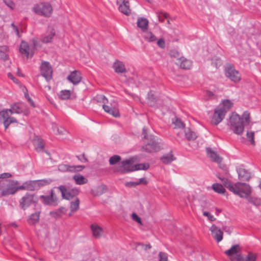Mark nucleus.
<instances>
[{
	"mask_svg": "<svg viewBox=\"0 0 261 261\" xmlns=\"http://www.w3.org/2000/svg\"><path fill=\"white\" fill-rule=\"evenodd\" d=\"M21 105L19 102H15L11 105L10 109H3L0 111V122H3L5 130L8 128L10 124L18 123L17 119L13 117H11L10 114L22 113L25 115L29 114V111H23Z\"/></svg>",
	"mask_w": 261,
	"mask_h": 261,
	"instance_id": "f257e3e1",
	"label": "nucleus"
},
{
	"mask_svg": "<svg viewBox=\"0 0 261 261\" xmlns=\"http://www.w3.org/2000/svg\"><path fill=\"white\" fill-rule=\"evenodd\" d=\"M228 125L230 126V129L237 135H241L244 130V121L242 120L239 115L232 113L229 116Z\"/></svg>",
	"mask_w": 261,
	"mask_h": 261,
	"instance_id": "f03ea898",
	"label": "nucleus"
},
{
	"mask_svg": "<svg viewBox=\"0 0 261 261\" xmlns=\"http://www.w3.org/2000/svg\"><path fill=\"white\" fill-rule=\"evenodd\" d=\"M243 186L238 195L241 198L246 199L249 203L254 205L256 206L260 205L261 204L260 199L250 196L251 193V189L249 185L245 183Z\"/></svg>",
	"mask_w": 261,
	"mask_h": 261,
	"instance_id": "7ed1b4c3",
	"label": "nucleus"
},
{
	"mask_svg": "<svg viewBox=\"0 0 261 261\" xmlns=\"http://www.w3.org/2000/svg\"><path fill=\"white\" fill-rule=\"evenodd\" d=\"M217 177L222 182L225 187L227 188L230 191L237 195L243 187V185L245 184V183L244 182H237L234 185H232L230 180L222 176L220 173H218Z\"/></svg>",
	"mask_w": 261,
	"mask_h": 261,
	"instance_id": "20e7f679",
	"label": "nucleus"
},
{
	"mask_svg": "<svg viewBox=\"0 0 261 261\" xmlns=\"http://www.w3.org/2000/svg\"><path fill=\"white\" fill-rule=\"evenodd\" d=\"M147 142L142 146V149L146 152L152 153L160 150L161 146L159 139L155 136L150 135L147 140Z\"/></svg>",
	"mask_w": 261,
	"mask_h": 261,
	"instance_id": "39448f33",
	"label": "nucleus"
},
{
	"mask_svg": "<svg viewBox=\"0 0 261 261\" xmlns=\"http://www.w3.org/2000/svg\"><path fill=\"white\" fill-rule=\"evenodd\" d=\"M38 202V198L35 194L27 193L19 200V206L23 210H26L31 205L35 206Z\"/></svg>",
	"mask_w": 261,
	"mask_h": 261,
	"instance_id": "423d86ee",
	"label": "nucleus"
},
{
	"mask_svg": "<svg viewBox=\"0 0 261 261\" xmlns=\"http://www.w3.org/2000/svg\"><path fill=\"white\" fill-rule=\"evenodd\" d=\"M54 189H52L49 191L48 195L40 196V201L44 205L57 206L58 204V198L55 193Z\"/></svg>",
	"mask_w": 261,
	"mask_h": 261,
	"instance_id": "0eeeda50",
	"label": "nucleus"
},
{
	"mask_svg": "<svg viewBox=\"0 0 261 261\" xmlns=\"http://www.w3.org/2000/svg\"><path fill=\"white\" fill-rule=\"evenodd\" d=\"M33 10L37 14L48 17L51 14L53 9L50 4L41 3L36 5L33 8Z\"/></svg>",
	"mask_w": 261,
	"mask_h": 261,
	"instance_id": "6e6552de",
	"label": "nucleus"
},
{
	"mask_svg": "<svg viewBox=\"0 0 261 261\" xmlns=\"http://www.w3.org/2000/svg\"><path fill=\"white\" fill-rule=\"evenodd\" d=\"M134 162L133 159H129L122 161L119 164V166L116 167L113 169L114 172H119L120 173H125L134 171Z\"/></svg>",
	"mask_w": 261,
	"mask_h": 261,
	"instance_id": "1a4fd4ad",
	"label": "nucleus"
},
{
	"mask_svg": "<svg viewBox=\"0 0 261 261\" xmlns=\"http://www.w3.org/2000/svg\"><path fill=\"white\" fill-rule=\"evenodd\" d=\"M54 188L59 189L61 193L62 198L66 200L71 199L79 193L78 189L76 188L68 189L65 186L61 185Z\"/></svg>",
	"mask_w": 261,
	"mask_h": 261,
	"instance_id": "9d476101",
	"label": "nucleus"
},
{
	"mask_svg": "<svg viewBox=\"0 0 261 261\" xmlns=\"http://www.w3.org/2000/svg\"><path fill=\"white\" fill-rule=\"evenodd\" d=\"M225 75L232 81L237 83L241 80V75L238 71L231 65H228L225 69Z\"/></svg>",
	"mask_w": 261,
	"mask_h": 261,
	"instance_id": "9b49d317",
	"label": "nucleus"
},
{
	"mask_svg": "<svg viewBox=\"0 0 261 261\" xmlns=\"http://www.w3.org/2000/svg\"><path fill=\"white\" fill-rule=\"evenodd\" d=\"M226 114V111L224 109H216L211 119V124L214 125H217L224 118Z\"/></svg>",
	"mask_w": 261,
	"mask_h": 261,
	"instance_id": "f8f14e48",
	"label": "nucleus"
},
{
	"mask_svg": "<svg viewBox=\"0 0 261 261\" xmlns=\"http://www.w3.org/2000/svg\"><path fill=\"white\" fill-rule=\"evenodd\" d=\"M41 74L47 81L52 78L53 69L49 62L43 61L40 66Z\"/></svg>",
	"mask_w": 261,
	"mask_h": 261,
	"instance_id": "ddd939ff",
	"label": "nucleus"
},
{
	"mask_svg": "<svg viewBox=\"0 0 261 261\" xmlns=\"http://www.w3.org/2000/svg\"><path fill=\"white\" fill-rule=\"evenodd\" d=\"M56 35L55 29L52 27H48L46 32L41 36V41L43 43H48L51 42Z\"/></svg>",
	"mask_w": 261,
	"mask_h": 261,
	"instance_id": "4468645a",
	"label": "nucleus"
},
{
	"mask_svg": "<svg viewBox=\"0 0 261 261\" xmlns=\"http://www.w3.org/2000/svg\"><path fill=\"white\" fill-rule=\"evenodd\" d=\"M19 52L22 54L26 55L28 58L30 55L31 57L34 55V51L30 48L28 43L25 41H22L19 47Z\"/></svg>",
	"mask_w": 261,
	"mask_h": 261,
	"instance_id": "2eb2a0df",
	"label": "nucleus"
},
{
	"mask_svg": "<svg viewBox=\"0 0 261 261\" xmlns=\"http://www.w3.org/2000/svg\"><path fill=\"white\" fill-rule=\"evenodd\" d=\"M67 79L73 85H76L80 83L82 80L81 74L80 72L74 70L70 73Z\"/></svg>",
	"mask_w": 261,
	"mask_h": 261,
	"instance_id": "dca6fc26",
	"label": "nucleus"
},
{
	"mask_svg": "<svg viewBox=\"0 0 261 261\" xmlns=\"http://www.w3.org/2000/svg\"><path fill=\"white\" fill-rule=\"evenodd\" d=\"M212 234L213 238L216 240L218 242H220L223 239V231L219 229L215 224L212 225L210 228Z\"/></svg>",
	"mask_w": 261,
	"mask_h": 261,
	"instance_id": "f3484780",
	"label": "nucleus"
},
{
	"mask_svg": "<svg viewBox=\"0 0 261 261\" xmlns=\"http://www.w3.org/2000/svg\"><path fill=\"white\" fill-rule=\"evenodd\" d=\"M117 4L119 5L118 9L123 14L128 16L130 14L129 3L127 1L123 0L122 4H119V2L117 1Z\"/></svg>",
	"mask_w": 261,
	"mask_h": 261,
	"instance_id": "a211bd4d",
	"label": "nucleus"
},
{
	"mask_svg": "<svg viewBox=\"0 0 261 261\" xmlns=\"http://www.w3.org/2000/svg\"><path fill=\"white\" fill-rule=\"evenodd\" d=\"M256 256L252 252H249L245 258L241 254H237L236 256L231 259L232 261H256Z\"/></svg>",
	"mask_w": 261,
	"mask_h": 261,
	"instance_id": "6ab92c4d",
	"label": "nucleus"
},
{
	"mask_svg": "<svg viewBox=\"0 0 261 261\" xmlns=\"http://www.w3.org/2000/svg\"><path fill=\"white\" fill-rule=\"evenodd\" d=\"M113 68L117 73H123L126 72L124 63L120 61L116 60L113 64Z\"/></svg>",
	"mask_w": 261,
	"mask_h": 261,
	"instance_id": "aec40b11",
	"label": "nucleus"
},
{
	"mask_svg": "<svg viewBox=\"0 0 261 261\" xmlns=\"http://www.w3.org/2000/svg\"><path fill=\"white\" fill-rule=\"evenodd\" d=\"M237 173L238 174L239 178L242 181H248L250 177V172L242 168H240L237 169Z\"/></svg>",
	"mask_w": 261,
	"mask_h": 261,
	"instance_id": "412c9836",
	"label": "nucleus"
},
{
	"mask_svg": "<svg viewBox=\"0 0 261 261\" xmlns=\"http://www.w3.org/2000/svg\"><path fill=\"white\" fill-rule=\"evenodd\" d=\"M206 150L208 156L212 161L217 163H220L222 162V158L216 152L212 150L211 148L207 147Z\"/></svg>",
	"mask_w": 261,
	"mask_h": 261,
	"instance_id": "4be33fe9",
	"label": "nucleus"
},
{
	"mask_svg": "<svg viewBox=\"0 0 261 261\" xmlns=\"http://www.w3.org/2000/svg\"><path fill=\"white\" fill-rule=\"evenodd\" d=\"M33 143L35 146V149L37 151H42L44 147L45 143L43 140L38 136H35L33 139Z\"/></svg>",
	"mask_w": 261,
	"mask_h": 261,
	"instance_id": "5701e85b",
	"label": "nucleus"
},
{
	"mask_svg": "<svg viewBox=\"0 0 261 261\" xmlns=\"http://www.w3.org/2000/svg\"><path fill=\"white\" fill-rule=\"evenodd\" d=\"M102 108L106 112L113 116L115 117H118L120 116V113L117 108L114 107L112 108L106 105H103Z\"/></svg>",
	"mask_w": 261,
	"mask_h": 261,
	"instance_id": "b1692460",
	"label": "nucleus"
},
{
	"mask_svg": "<svg viewBox=\"0 0 261 261\" xmlns=\"http://www.w3.org/2000/svg\"><path fill=\"white\" fill-rule=\"evenodd\" d=\"M137 27L141 29L143 32H146L148 27V20L143 17H139L137 22Z\"/></svg>",
	"mask_w": 261,
	"mask_h": 261,
	"instance_id": "393cba45",
	"label": "nucleus"
},
{
	"mask_svg": "<svg viewBox=\"0 0 261 261\" xmlns=\"http://www.w3.org/2000/svg\"><path fill=\"white\" fill-rule=\"evenodd\" d=\"M40 212H36L32 214L28 219V222L30 225H35L39 222Z\"/></svg>",
	"mask_w": 261,
	"mask_h": 261,
	"instance_id": "a878e982",
	"label": "nucleus"
},
{
	"mask_svg": "<svg viewBox=\"0 0 261 261\" xmlns=\"http://www.w3.org/2000/svg\"><path fill=\"white\" fill-rule=\"evenodd\" d=\"M240 251L239 245H234L229 249L225 251L224 253L228 256L237 254Z\"/></svg>",
	"mask_w": 261,
	"mask_h": 261,
	"instance_id": "bb28decb",
	"label": "nucleus"
},
{
	"mask_svg": "<svg viewBox=\"0 0 261 261\" xmlns=\"http://www.w3.org/2000/svg\"><path fill=\"white\" fill-rule=\"evenodd\" d=\"M8 47L6 45L0 46V59L5 61L8 59Z\"/></svg>",
	"mask_w": 261,
	"mask_h": 261,
	"instance_id": "cd10ccee",
	"label": "nucleus"
},
{
	"mask_svg": "<svg viewBox=\"0 0 261 261\" xmlns=\"http://www.w3.org/2000/svg\"><path fill=\"white\" fill-rule=\"evenodd\" d=\"M93 235L95 238H99L102 232V228L97 225L92 224L91 226Z\"/></svg>",
	"mask_w": 261,
	"mask_h": 261,
	"instance_id": "c85d7f7f",
	"label": "nucleus"
},
{
	"mask_svg": "<svg viewBox=\"0 0 261 261\" xmlns=\"http://www.w3.org/2000/svg\"><path fill=\"white\" fill-rule=\"evenodd\" d=\"M185 132L186 138L188 141H193V140H195L197 138V136L196 133H195L193 131H192L189 128H188V129H186Z\"/></svg>",
	"mask_w": 261,
	"mask_h": 261,
	"instance_id": "c756f323",
	"label": "nucleus"
},
{
	"mask_svg": "<svg viewBox=\"0 0 261 261\" xmlns=\"http://www.w3.org/2000/svg\"><path fill=\"white\" fill-rule=\"evenodd\" d=\"M175 160V158L174 157L173 155L171 153L166 154L163 155L161 158V160L162 162L165 164H168L171 163L172 161Z\"/></svg>",
	"mask_w": 261,
	"mask_h": 261,
	"instance_id": "7c9ffc66",
	"label": "nucleus"
},
{
	"mask_svg": "<svg viewBox=\"0 0 261 261\" xmlns=\"http://www.w3.org/2000/svg\"><path fill=\"white\" fill-rule=\"evenodd\" d=\"M180 62V67L184 69H189L192 65V63L190 61L182 57L181 60Z\"/></svg>",
	"mask_w": 261,
	"mask_h": 261,
	"instance_id": "2f4dec72",
	"label": "nucleus"
},
{
	"mask_svg": "<svg viewBox=\"0 0 261 261\" xmlns=\"http://www.w3.org/2000/svg\"><path fill=\"white\" fill-rule=\"evenodd\" d=\"M36 180H28L25 182L26 185V190L35 191L37 190V186Z\"/></svg>",
	"mask_w": 261,
	"mask_h": 261,
	"instance_id": "473e14b6",
	"label": "nucleus"
},
{
	"mask_svg": "<svg viewBox=\"0 0 261 261\" xmlns=\"http://www.w3.org/2000/svg\"><path fill=\"white\" fill-rule=\"evenodd\" d=\"M212 189L215 192H217L219 194H223L225 192V188L220 184H214L212 185Z\"/></svg>",
	"mask_w": 261,
	"mask_h": 261,
	"instance_id": "72a5a7b5",
	"label": "nucleus"
},
{
	"mask_svg": "<svg viewBox=\"0 0 261 261\" xmlns=\"http://www.w3.org/2000/svg\"><path fill=\"white\" fill-rule=\"evenodd\" d=\"M16 192V190L14 188L7 187V188L4 189L2 191L1 195L2 196H8L11 194H14Z\"/></svg>",
	"mask_w": 261,
	"mask_h": 261,
	"instance_id": "f704fd0d",
	"label": "nucleus"
},
{
	"mask_svg": "<svg viewBox=\"0 0 261 261\" xmlns=\"http://www.w3.org/2000/svg\"><path fill=\"white\" fill-rule=\"evenodd\" d=\"M36 183L37 186V190L39 189L41 187L45 185H49L51 182V179H41L36 180Z\"/></svg>",
	"mask_w": 261,
	"mask_h": 261,
	"instance_id": "c9c22d12",
	"label": "nucleus"
},
{
	"mask_svg": "<svg viewBox=\"0 0 261 261\" xmlns=\"http://www.w3.org/2000/svg\"><path fill=\"white\" fill-rule=\"evenodd\" d=\"M73 179L75 180L76 184L77 185H83L87 182V179H86L84 176L81 175H74Z\"/></svg>",
	"mask_w": 261,
	"mask_h": 261,
	"instance_id": "e433bc0d",
	"label": "nucleus"
},
{
	"mask_svg": "<svg viewBox=\"0 0 261 261\" xmlns=\"http://www.w3.org/2000/svg\"><path fill=\"white\" fill-rule=\"evenodd\" d=\"M223 107L220 109H224L226 112L229 110L233 106V103L229 99H224L222 101Z\"/></svg>",
	"mask_w": 261,
	"mask_h": 261,
	"instance_id": "4c0bfd02",
	"label": "nucleus"
},
{
	"mask_svg": "<svg viewBox=\"0 0 261 261\" xmlns=\"http://www.w3.org/2000/svg\"><path fill=\"white\" fill-rule=\"evenodd\" d=\"M149 168L148 163H140L137 164L134 166V171L144 170H146Z\"/></svg>",
	"mask_w": 261,
	"mask_h": 261,
	"instance_id": "58836bf2",
	"label": "nucleus"
},
{
	"mask_svg": "<svg viewBox=\"0 0 261 261\" xmlns=\"http://www.w3.org/2000/svg\"><path fill=\"white\" fill-rule=\"evenodd\" d=\"M93 100L97 102L103 103L104 105L108 102V99L103 95H97L95 96Z\"/></svg>",
	"mask_w": 261,
	"mask_h": 261,
	"instance_id": "ea45409f",
	"label": "nucleus"
},
{
	"mask_svg": "<svg viewBox=\"0 0 261 261\" xmlns=\"http://www.w3.org/2000/svg\"><path fill=\"white\" fill-rule=\"evenodd\" d=\"M80 200L76 198L74 201H72L70 203V210L72 212L77 211L79 208Z\"/></svg>",
	"mask_w": 261,
	"mask_h": 261,
	"instance_id": "a19ab883",
	"label": "nucleus"
},
{
	"mask_svg": "<svg viewBox=\"0 0 261 261\" xmlns=\"http://www.w3.org/2000/svg\"><path fill=\"white\" fill-rule=\"evenodd\" d=\"M71 96V91L70 90H64L60 92V97L62 99H68Z\"/></svg>",
	"mask_w": 261,
	"mask_h": 261,
	"instance_id": "79ce46f5",
	"label": "nucleus"
},
{
	"mask_svg": "<svg viewBox=\"0 0 261 261\" xmlns=\"http://www.w3.org/2000/svg\"><path fill=\"white\" fill-rule=\"evenodd\" d=\"M241 119L244 121V124L245 125H248L250 122L249 112L248 111H245L242 115Z\"/></svg>",
	"mask_w": 261,
	"mask_h": 261,
	"instance_id": "37998d69",
	"label": "nucleus"
},
{
	"mask_svg": "<svg viewBox=\"0 0 261 261\" xmlns=\"http://www.w3.org/2000/svg\"><path fill=\"white\" fill-rule=\"evenodd\" d=\"M106 190V186L102 185L96 188L95 190V193H94L93 194L96 196L100 195L102 194Z\"/></svg>",
	"mask_w": 261,
	"mask_h": 261,
	"instance_id": "c03bdc74",
	"label": "nucleus"
},
{
	"mask_svg": "<svg viewBox=\"0 0 261 261\" xmlns=\"http://www.w3.org/2000/svg\"><path fill=\"white\" fill-rule=\"evenodd\" d=\"M121 158L118 155H114L109 159V163L111 165H115L121 161Z\"/></svg>",
	"mask_w": 261,
	"mask_h": 261,
	"instance_id": "a18cd8bd",
	"label": "nucleus"
},
{
	"mask_svg": "<svg viewBox=\"0 0 261 261\" xmlns=\"http://www.w3.org/2000/svg\"><path fill=\"white\" fill-rule=\"evenodd\" d=\"M169 55L171 58H176L179 61L181 60L182 58V57H180V53L175 49L171 50Z\"/></svg>",
	"mask_w": 261,
	"mask_h": 261,
	"instance_id": "49530a36",
	"label": "nucleus"
},
{
	"mask_svg": "<svg viewBox=\"0 0 261 261\" xmlns=\"http://www.w3.org/2000/svg\"><path fill=\"white\" fill-rule=\"evenodd\" d=\"M146 40H148L149 42H153L156 40V37L150 32H147L144 36Z\"/></svg>",
	"mask_w": 261,
	"mask_h": 261,
	"instance_id": "de8ad7c7",
	"label": "nucleus"
},
{
	"mask_svg": "<svg viewBox=\"0 0 261 261\" xmlns=\"http://www.w3.org/2000/svg\"><path fill=\"white\" fill-rule=\"evenodd\" d=\"M246 136L252 145H255L254 133L253 132H248Z\"/></svg>",
	"mask_w": 261,
	"mask_h": 261,
	"instance_id": "09e8293b",
	"label": "nucleus"
},
{
	"mask_svg": "<svg viewBox=\"0 0 261 261\" xmlns=\"http://www.w3.org/2000/svg\"><path fill=\"white\" fill-rule=\"evenodd\" d=\"M85 166L84 165L71 166L70 172L81 171L85 169Z\"/></svg>",
	"mask_w": 261,
	"mask_h": 261,
	"instance_id": "8fccbe9b",
	"label": "nucleus"
},
{
	"mask_svg": "<svg viewBox=\"0 0 261 261\" xmlns=\"http://www.w3.org/2000/svg\"><path fill=\"white\" fill-rule=\"evenodd\" d=\"M159 261H167L168 260L167 254L165 252H160L159 254Z\"/></svg>",
	"mask_w": 261,
	"mask_h": 261,
	"instance_id": "3c124183",
	"label": "nucleus"
},
{
	"mask_svg": "<svg viewBox=\"0 0 261 261\" xmlns=\"http://www.w3.org/2000/svg\"><path fill=\"white\" fill-rule=\"evenodd\" d=\"M169 14L167 13L161 12L159 15L158 18L160 21L163 22L166 18H168Z\"/></svg>",
	"mask_w": 261,
	"mask_h": 261,
	"instance_id": "603ef678",
	"label": "nucleus"
},
{
	"mask_svg": "<svg viewBox=\"0 0 261 261\" xmlns=\"http://www.w3.org/2000/svg\"><path fill=\"white\" fill-rule=\"evenodd\" d=\"M71 166L67 165H61L59 167V169L60 170L62 171H70V168Z\"/></svg>",
	"mask_w": 261,
	"mask_h": 261,
	"instance_id": "864d4df0",
	"label": "nucleus"
},
{
	"mask_svg": "<svg viewBox=\"0 0 261 261\" xmlns=\"http://www.w3.org/2000/svg\"><path fill=\"white\" fill-rule=\"evenodd\" d=\"M174 123L178 128H184L185 127L184 123L178 118H176Z\"/></svg>",
	"mask_w": 261,
	"mask_h": 261,
	"instance_id": "5fc2aeb1",
	"label": "nucleus"
},
{
	"mask_svg": "<svg viewBox=\"0 0 261 261\" xmlns=\"http://www.w3.org/2000/svg\"><path fill=\"white\" fill-rule=\"evenodd\" d=\"M132 218L133 219V220L136 222H137V223H138L139 224H141V225H142V221H141V218L137 215V214L135 213H133L132 214Z\"/></svg>",
	"mask_w": 261,
	"mask_h": 261,
	"instance_id": "6e6d98bb",
	"label": "nucleus"
},
{
	"mask_svg": "<svg viewBox=\"0 0 261 261\" xmlns=\"http://www.w3.org/2000/svg\"><path fill=\"white\" fill-rule=\"evenodd\" d=\"M18 185V181L14 180H9L8 186L14 188V189H16Z\"/></svg>",
	"mask_w": 261,
	"mask_h": 261,
	"instance_id": "4d7b16f0",
	"label": "nucleus"
},
{
	"mask_svg": "<svg viewBox=\"0 0 261 261\" xmlns=\"http://www.w3.org/2000/svg\"><path fill=\"white\" fill-rule=\"evenodd\" d=\"M138 185L137 181H129L125 184V186L129 188L136 187Z\"/></svg>",
	"mask_w": 261,
	"mask_h": 261,
	"instance_id": "13d9d810",
	"label": "nucleus"
},
{
	"mask_svg": "<svg viewBox=\"0 0 261 261\" xmlns=\"http://www.w3.org/2000/svg\"><path fill=\"white\" fill-rule=\"evenodd\" d=\"M4 3H5V4L8 7H9L11 10H13L14 8V7H15V4L13 2H12V1H4Z\"/></svg>",
	"mask_w": 261,
	"mask_h": 261,
	"instance_id": "bf43d9fd",
	"label": "nucleus"
},
{
	"mask_svg": "<svg viewBox=\"0 0 261 261\" xmlns=\"http://www.w3.org/2000/svg\"><path fill=\"white\" fill-rule=\"evenodd\" d=\"M158 45L161 48H164L165 47V42L163 38H161L157 41Z\"/></svg>",
	"mask_w": 261,
	"mask_h": 261,
	"instance_id": "052dcab7",
	"label": "nucleus"
},
{
	"mask_svg": "<svg viewBox=\"0 0 261 261\" xmlns=\"http://www.w3.org/2000/svg\"><path fill=\"white\" fill-rule=\"evenodd\" d=\"M203 215L205 216H207L208 217V220L211 221H214L216 220L214 216L208 212H204Z\"/></svg>",
	"mask_w": 261,
	"mask_h": 261,
	"instance_id": "680f3d73",
	"label": "nucleus"
},
{
	"mask_svg": "<svg viewBox=\"0 0 261 261\" xmlns=\"http://www.w3.org/2000/svg\"><path fill=\"white\" fill-rule=\"evenodd\" d=\"M25 98L27 99L28 102L30 104V105L33 107H35V103L33 100L31 98V97L29 96V94L28 93L24 94Z\"/></svg>",
	"mask_w": 261,
	"mask_h": 261,
	"instance_id": "e2e57ef3",
	"label": "nucleus"
},
{
	"mask_svg": "<svg viewBox=\"0 0 261 261\" xmlns=\"http://www.w3.org/2000/svg\"><path fill=\"white\" fill-rule=\"evenodd\" d=\"M50 214L53 216L55 218H59L62 216V213L60 211H58L57 212H50Z\"/></svg>",
	"mask_w": 261,
	"mask_h": 261,
	"instance_id": "0e129e2a",
	"label": "nucleus"
},
{
	"mask_svg": "<svg viewBox=\"0 0 261 261\" xmlns=\"http://www.w3.org/2000/svg\"><path fill=\"white\" fill-rule=\"evenodd\" d=\"M137 183L138 184V185H146L148 184V181L145 177H143L140 179H139V181H137Z\"/></svg>",
	"mask_w": 261,
	"mask_h": 261,
	"instance_id": "69168bd1",
	"label": "nucleus"
},
{
	"mask_svg": "<svg viewBox=\"0 0 261 261\" xmlns=\"http://www.w3.org/2000/svg\"><path fill=\"white\" fill-rule=\"evenodd\" d=\"M32 46H31L30 47V48H32V50L34 52V50L36 48L37 46H38V42L35 39H33L32 40Z\"/></svg>",
	"mask_w": 261,
	"mask_h": 261,
	"instance_id": "338daca9",
	"label": "nucleus"
},
{
	"mask_svg": "<svg viewBox=\"0 0 261 261\" xmlns=\"http://www.w3.org/2000/svg\"><path fill=\"white\" fill-rule=\"evenodd\" d=\"M76 158L82 162H88V159L85 156V153H83L81 156H76Z\"/></svg>",
	"mask_w": 261,
	"mask_h": 261,
	"instance_id": "774afa93",
	"label": "nucleus"
}]
</instances>
